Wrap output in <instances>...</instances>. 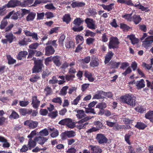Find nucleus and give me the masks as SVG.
<instances>
[{
    "label": "nucleus",
    "instance_id": "obj_1",
    "mask_svg": "<svg viewBox=\"0 0 153 153\" xmlns=\"http://www.w3.org/2000/svg\"><path fill=\"white\" fill-rule=\"evenodd\" d=\"M120 99L124 103L131 107H134L137 103L136 97L131 94H127L122 96Z\"/></svg>",
    "mask_w": 153,
    "mask_h": 153
},
{
    "label": "nucleus",
    "instance_id": "obj_2",
    "mask_svg": "<svg viewBox=\"0 0 153 153\" xmlns=\"http://www.w3.org/2000/svg\"><path fill=\"white\" fill-rule=\"evenodd\" d=\"M117 1L119 3L124 4L129 6H134L141 10L142 11H145L146 12H148L150 10L149 9L148 10V7H144L140 4L139 1L137 3V4H134L132 3L131 0H117Z\"/></svg>",
    "mask_w": 153,
    "mask_h": 153
},
{
    "label": "nucleus",
    "instance_id": "obj_3",
    "mask_svg": "<svg viewBox=\"0 0 153 153\" xmlns=\"http://www.w3.org/2000/svg\"><path fill=\"white\" fill-rule=\"evenodd\" d=\"M148 35L146 33H144L142 37L140 38L141 41L144 40L142 42V46L147 49L151 46L153 43V35L147 36Z\"/></svg>",
    "mask_w": 153,
    "mask_h": 153
},
{
    "label": "nucleus",
    "instance_id": "obj_4",
    "mask_svg": "<svg viewBox=\"0 0 153 153\" xmlns=\"http://www.w3.org/2000/svg\"><path fill=\"white\" fill-rule=\"evenodd\" d=\"M84 20L80 18H76L73 22V24L75 26L72 28V30L75 32H80L83 29L82 26H80L81 24H82Z\"/></svg>",
    "mask_w": 153,
    "mask_h": 153
},
{
    "label": "nucleus",
    "instance_id": "obj_5",
    "mask_svg": "<svg viewBox=\"0 0 153 153\" xmlns=\"http://www.w3.org/2000/svg\"><path fill=\"white\" fill-rule=\"evenodd\" d=\"M120 42L119 40L116 37L112 36L109 39L108 47L109 49L115 50L117 49L119 47Z\"/></svg>",
    "mask_w": 153,
    "mask_h": 153
},
{
    "label": "nucleus",
    "instance_id": "obj_6",
    "mask_svg": "<svg viewBox=\"0 0 153 153\" xmlns=\"http://www.w3.org/2000/svg\"><path fill=\"white\" fill-rule=\"evenodd\" d=\"M92 117H91L90 116H87L85 118L78 122L75 121L74 122H73L72 119L70 118H69L68 120L69 121L68 122L66 126L68 128H73L76 126L75 125L76 123H83V122H86L89 120L91 119Z\"/></svg>",
    "mask_w": 153,
    "mask_h": 153
},
{
    "label": "nucleus",
    "instance_id": "obj_7",
    "mask_svg": "<svg viewBox=\"0 0 153 153\" xmlns=\"http://www.w3.org/2000/svg\"><path fill=\"white\" fill-rule=\"evenodd\" d=\"M5 37L6 39H2L1 40V42L4 44H7L8 42L10 44L16 40V36L11 33L6 34Z\"/></svg>",
    "mask_w": 153,
    "mask_h": 153
},
{
    "label": "nucleus",
    "instance_id": "obj_8",
    "mask_svg": "<svg viewBox=\"0 0 153 153\" xmlns=\"http://www.w3.org/2000/svg\"><path fill=\"white\" fill-rule=\"evenodd\" d=\"M43 65L42 61L41 60H38L34 64V65L32 69L33 73H39L41 71Z\"/></svg>",
    "mask_w": 153,
    "mask_h": 153
},
{
    "label": "nucleus",
    "instance_id": "obj_9",
    "mask_svg": "<svg viewBox=\"0 0 153 153\" xmlns=\"http://www.w3.org/2000/svg\"><path fill=\"white\" fill-rule=\"evenodd\" d=\"M20 15V13L19 11L15 12L14 10H12L8 13L5 16V18L9 19L11 17V19L16 20L19 18V16Z\"/></svg>",
    "mask_w": 153,
    "mask_h": 153
},
{
    "label": "nucleus",
    "instance_id": "obj_10",
    "mask_svg": "<svg viewBox=\"0 0 153 153\" xmlns=\"http://www.w3.org/2000/svg\"><path fill=\"white\" fill-rule=\"evenodd\" d=\"M107 104L104 102H99L96 107V108L100 109L98 114L100 115H103L104 113L105 109L107 107Z\"/></svg>",
    "mask_w": 153,
    "mask_h": 153
},
{
    "label": "nucleus",
    "instance_id": "obj_11",
    "mask_svg": "<svg viewBox=\"0 0 153 153\" xmlns=\"http://www.w3.org/2000/svg\"><path fill=\"white\" fill-rule=\"evenodd\" d=\"M96 139L99 144H103L107 143L108 139L105 135L101 134H97Z\"/></svg>",
    "mask_w": 153,
    "mask_h": 153
},
{
    "label": "nucleus",
    "instance_id": "obj_12",
    "mask_svg": "<svg viewBox=\"0 0 153 153\" xmlns=\"http://www.w3.org/2000/svg\"><path fill=\"white\" fill-rule=\"evenodd\" d=\"M38 122L31 120H27L24 123L25 126H27L30 129H34L36 128L38 125Z\"/></svg>",
    "mask_w": 153,
    "mask_h": 153
},
{
    "label": "nucleus",
    "instance_id": "obj_13",
    "mask_svg": "<svg viewBox=\"0 0 153 153\" xmlns=\"http://www.w3.org/2000/svg\"><path fill=\"white\" fill-rule=\"evenodd\" d=\"M85 23L87 27L91 29H95L96 25L94 24V21L92 19L87 18L85 20Z\"/></svg>",
    "mask_w": 153,
    "mask_h": 153
},
{
    "label": "nucleus",
    "instance_id": "obj_14",
    "mask_svg": "<svg viewBox=\"0 0 153 153\" xmlns=\"http://www.w3.org/2000/svg\"><path fill=\"white\" fill-rule=\"evenodd\" d=\"M99 61L98 56L95 55L91 57V61L90 64V66L94 68L97 67L99 65Z\"/></svg>",
    "mask_w": 153,
    "mask_h": 153
},
{
    "label": "nucleus",
    "instance_id": "obj_15",
    "mask_svg": "<svg viewBox=\"0 0 153 153\" xmlns=\"http://www.w3.org/2000/svg\"><path fill=\"white\" fill-rule=\"evenodd\" d=\"M7 8L20 6V1L18 0H10L7 4Z\"/></svg>",
    "mask_w": 153,
    "mask_h": 153
},
{
    "label": "nucleus",
    "instance_id": "obj_16",
    "mask_svg": "<svg viewBox=\"0 0 153 153\" xmlns=\"http://www.w3.org/2000/svg\"><path fill=\"white\" fill-rule=\"evenodd\" d=\"M90 148L91 153H101L102 150L101 148L98 146L90 145L88 148Z\"/></svg>",
    "mask_w": 153,
    "mask_h": 153
},
{
    "label": "nucleus",
    "instance_id": "obj_17",
    "mask_svg": "<svg viewBox=\"0 0 153 153\" xmlns=\"http://www.w3.org/2000/svg\"><path fill=\"white\" fill-rule=\"evenodd\" d=\"M45 55L49 56L54 54L55 50L54 48L51 45H47L45 48Z\"/></svg>",
    "mask_w": 153,
    "mask_h": 153
},
{
    "label": "nucleus",
    "instance_id": "obj_18",
    "mask_svg": "<svg viewBox=\"0 0 153 153\" xmlns=\"http://www.w3.org/2000/svg\"><path fill=\"white\" fill-rule=\"evenodd\" d=\"M32 100L31 105L33 107L36 109H38L40 102L38 100L37 96H32Z\"/></svg>",
    "mask_w": 153,
    "mask_h": 153
},
{
    "label": "nucleus",
    "instance_id": "obj_19",
    "mask_svg": "<svg viewBox=\"0 0 153 153\" xmlns=\"http://www.w3.org/2000/svg\"><path fill=\"white\" fill-rule=\"evenodd\" d=\"M105 98V97L104 96V91L102 90L97 91L93 97V99H104Z\"/></svg>",
    "mask_w": 153,
    "mask_h": 153
},
{
    "label": "nucleus",
    "instance_id": "obj_20",
    "mask_svg": "<svg viewBox=\"0 0 153 153\" xmlns=\"http://www.w3.org/2000/svg\"><path fill=\"white\" fill-rule=\"evenodd\" d=\"M19 112L21 115L25 116L27 114H31L32 112V109H28L26 108H21L19 109Z\"/></svg>",
    "mask_w": 153,
    "mask_h": 153
},
{
    "label": "nucleus",
    "instance_id": "obj_21",
    "mask_svg": "<svg viewBox=\"0 0 153 153\" xmlns=\"http://www.w3.org/2000/svg\"><path fill=\"white\" fill-rule=\"evenodd\" d=\"M48 139V138L46 137H44L40 136L39 137H35L34 138V140L36 141L38 143L42 145Z\"/></svg>",
    "mask_w": 153,
    "mask_h": 153
},
{
    "label": "nucleus",
    "instance_id": "obj_22",
    "mask_svg": "<svg viewBox=\"0 0 153 153\" xmlns=\"http://www.w3.org/2000/svg\"><path fill=\"white\" fill-rule=\"evenodd\" d=\"M114 55V53L111 51H109L105 56L104 63L105 64L108 63L112 58Z\"/></svg>",
    "mask_w": 153,
    "mask_h": 153
},
{
    "label": "nucleus",
    "instance_id": "obj_23",
    "mask_svg": "<svg viewBox=\"0 0 153 153\" xmlns=\"http://www.w3.org/2000/svg\"><path fill=\"white\" fill-rule=\"evenodd\" d=\"M127 38L130 40L131 43L133 45L137 44L139 42L138 39L136 38L135 35L133 34L128 35Z\"/></svg>",
    "mask_w": 153,
    "mask_h": 153
},
{
    "label": "nucleus",
    "instance_id": "obj_24",
    "mask_svg": "<svg viewBox=\"0 0 153 153\" xmlns=\"http://www.w3.org/2000/svg\"><path fill=\"white\" fill-rule=\"evenodd\" d=\"M48 129L50 130V132H52L50 134V136L52 138H55L57 137L59 135L58 131L54 128H51L50 127H48Z\"/></svg>",
    "mask_w": 153,
    "mask_h": 153
},
{
    "label": "nucleus",
    "instance_id": "obj_25",
    "mask_svg": "<svg viewBox=\"0 0 153 153\" xmlns=\"http://www.w3.org/2000/svg\"><path fill=\"white\" fill-rule=\"evenodd\" d=\"M60 56L57 55L54 56L53 57L52 61L54 64L57 67L60 66L62 64V62L60 60Z\"/></svg>",
    "mask_w": 153,
    "mask_h": 153
},
{
    "label": "nucleus",
    "instance_id": "obj_26",
    "mask_svg": "<svg viewBox=\"0 0 153 153\" xmlns=\"http://www.w3.org/2000/svg\"><path fill=\"white\" fill-rule=\"evenodd\" d=\"M76 111L77 113L76 116L78 119H81L82 120L86 117H85L86 115L84 113V111L83 110H76Z\"/></svg>",
    "mask_w": 153,
    "mask_h": 153
},
{
    "label": "nucleus",
    "instance_id": "obj_27",
    "mask_svg": "<svg viewBox=\"0 0 153 153\" xmlns=\"http://www.w3.org/2000/svg\"><path fill=\"white\" fill-rule=\"evenodd\" d=\"M147 126V125L141 122H137L135 127L139 130H143Z\"/></svg>",
    "mask_w": 153,
    "mask_h": 153
},
{
    "label": "nucleus",
    "instance_id": "obj_28",
    "mask_svg": "<svg viewBox=\"0 0 153 153\" xmlns=\"http://www.w3.org/2000/svg\"><path fill=\"white\" fill-rule=\"evenodd\" d=\"M137 88L138 89H140L145 87V82L143 79H141L140 80L137 81L136 83Z\"/></svg>",
    "mask_w": 153,
    "mask_h": 153
},
{
    "label": "nucleus",
    "instance_id": "obj_29",
    "mask_svg": "<svg viewBox=\"0 0 153 153\" xmlns=\"http://www.w3.org/2000/svg\"><path fill=\"white\" fill-rule=\"evenodd\" d=\"M28 54V52L26 51H22L19 52L17 56V59L19 60H21L22 58H25Z\"/></svg>",
    "mask_w": 153,
    "mask_h": 153
},
{
    "label": "nucleus",
    "instance_id": "obj_30",
    "mask_svg": "<svg viewBox=\"0 0 153 153\" xmlns=\"http://www.w3.org/2000/svg\"><path fill=\"white\" fill-rule=\"evenodd\" d=\"M141 20L142 18L139 15H134L132 17V21L136 25L140 23Z\"/></svg>",
    "mask_w": 153,
    "mask_h": 153
},
{
    "label": "nucleus",
    "instance_id": "obj_31",
    "mask_svg": "<svg viewBox=\"0 0 153 153\" xmlns=\"http://www.w3.org/2000/svg\"><path fill=\"white\" fill-rule=\"evenodd\" d=\"M84 76L87 78L88 80L91 82H93L94 80V79L93 77L92 73L89 72L85 71L84 74Z\"/></svg>",
    "mask_w": 153,
    "mask_h": 153
},
{
    "label": "nucleus",
    "instance_id": "obj_32",
    "mask_svg": "<svg viewBox=\"0 0 153 153\" xmlns=\"http://www.w3.org/2000/svg\"><path fill=\"white\" fill-rule=\"evenodd\" d=\"M85 5V3L79 1H75L72 2L71 4V6L73 8L76 7H81L84 6Z\"/></svg>",
    "mask_w": 153,
    "mask_h": 153
},
{
    "label": "nucleus",
    "instance_id": "obj_33",
    "mask_svg": "<svg viewBox=\"0 0 153 153\" xmlns=\"http://www.w3.org/2000/svg\"><path fill=\"white\" fill-rule=\"evenodd\" d=\"M36 141L33 140L32 139L30 138L29 140L27 146H28V149L31 150L32 148H34L36 144Z\"/></svg>",
    "mask_w": 153,
    "mask_h": 153
},
{
    "label": "nucleus",
    "instance_id": "obj_34",
    "mask_svg": "<svg viewBox=\"0 0 153 153\" xmlns=\"http://www.w3.org/2000/svg\"><path fill=\"white\" fill-rule=\"evenodd\" d=\"M33 0H24L23 1H20V6L25 7L31 4L33 2Z\"/></svg>",
    "mask_w": 153,
    "mask_h": 153
},
{
    "label": "nucleus",
    "instance_id": "obj_35",
    "mask_svg": "<svg viewBox=\"0 0 153 153\" xmlns=\"http://www.w3.org/2000/svg\"><path fill=\"white\" fill-rule=\"evenodd\" d=\"M36 16V13L33 12H30L26 17V20L27 21H32L35 19Z\"/></svg>",
    "mask_w": 153,
    "mask_h": 153
},
{
    "label": "nucleus",
    "instance_id": "obj_36",
    "mask_svg": "<svg viewBox=\"0 0 153 153\" xmlns=\"http://www.w3.org/2000/svg\"><path fill=\"white\" fill-rule=\"evenodd\" d=\"M114 3L110 4L108 5H105L104 4H102L101 6L105 10H107L108 11H111L114 7Z\"/></svg>",
    "mask_w": 153,
    "mask_h": 153
},
{
    "label": "nucleus",
    "instance_id": "obj_37",
    "mask_svg": "<svg viewBox=\"0 0 153 153\" xmlns=\"http://www.w3.org/2000/svg\"><path fill=\"white\" fill-rule=\"evenodd\" d=\"M91 60V57L90 56H87L85 57L84 59H80L79 61L81 63L82 65H83L85 63H88Z\"/></svg>",
    "mask_w": 153,
    "mask_h": 153
},
{
    "label": "nucleus",
    "instance_id": "obj_38",
    "mask_svg": "<svg viewBox=\"0 0 153 153\" xmlns=\"http://www.w3.org/2000/svg\"><path fill=\"white\" fill-rule=\"evenodd\" d=\"M40 78L39 76L37 74H33L30 79V81L33 83L36 82Z\"/></svg>",
    "mask_w": 153,
    "mask_h": 153
},
{
    "label": "nucleus",
    "instance_id": "obj_39",
    "mask_svg": "<svg viewBox=\"0 0 153 153\" xmlns=\"http://www.w3.org/2000/svg\"><path fill=\"white\" fill-rule=\"evenodd\" d=\"M63 22H66L67 24H69L71 21V18L69 14H65L62 18Z\"/></svg>",
    "mask_w": 153,
    "mask_h": 153
},
{
    "label": "nucleus",
    "instance_id": "obj_40",
    "mask_svg": "<svg viewBox=\"0 0 153 153\" xmlns=\"http://www.w3.org/2000/svg\"><path fill=\"white\" fill-rule=\"evenodd\" d=\"M120 64V62H116L112 61L109 62V65L111 68L114 69L118 68Z\"/></svg>",
    "mask_w": 153,
    "mask_h": 153
},
{
    "label": "nucleus",
    "instance_id": "obj_41",
    "mask_svg": "<svg viewBox=\"0 0 153 153\" xmlns=\"http://www.w3.org/2000/svg\"><path fill=\"white\" fill-rule=\"evenodd\" d=\"M85 32V36H90L91 37H94L96 35V33L90 30H85L84 31Z\"/></svg>",
    "mask_w": 153,
    "mask_h": 153
},
{
    "label": "nucleus",
    "instance_id": "obj_42",
    "mask_svg": "<svg viewBox=\"0 0 153 153\" xmlns=\"http://www.w3.org/2000/svg\"><path fill=\"white\" fill-rule=\"evenodd\" d=\"M6 57L8 61V63L9 65L13 64L16 63V60L14 59L10 55H7L6 56Z\"/></svg>",
    "mask_w": 153,
    "mask_h": 153
},
{
    "label": "nucleus",
    "instance_id": "obj_43",
    "mask_svg": "<svg viewBox=\"0 0 153 153\" xmlns=\"http://www.w3.org/2000/svg\"><path fill=\"white\" fill-rule=\"evenodd\" d=\"M44 92L47 96L51 95L52 93V89L49 86H48L45 88L44 89Z\"/></svg>",
    "mask_w": 153,
    "mask_h": 153
},
{
    "label": "nucleus",
    "instance_id": "obj_44",
    "mask_svg": "<svg viewBox=\"0 0 153 153\" xmlns=\"http://www.w3.org/2000/svg\"><path fill=\"white\" fill-rule=\"evenodd\" d=\"M133 134V132L131 131L130 133L126 134L125 136V140L127 143L129 145H130L131 144L129 139L130 137Z\"/></svg>",
    "mask_w": 153,
    "mask_h": 153
},
{
    "label": "nucleus",
    "instance_id": "obj_45",
    "mask_svg": "<svg viewBox=\"0 0 153 153\" xmlns=\"http://www.w3.org/2000/svg\"><path fill=\"white\" fill-rule=\"evenodd\" d=\"M6 18H4L1 21L0 25V28L1 30L4 29L7 25L8 22L5 19Z\"/></svg>",
    "mask_w": 153,
    "mask_h": 153
},
{
    "label": "nucleus",
    "instance_id": "obj_46",
    "mask_svg": "<svg viewBox=\"0 0 153 153\" xmlns=\"http://www.w3.org/2000/svg\"><path fill=\"white\" fill-rule=\"evenodd\" d=\"M49 134V132L46 128H45L39 132V133L40 136L43 137L47 136Z\"/></svg>",
    "mask_w": 153,
    "mask_h": 153
},
{
    "label": "nucleus",
    "instance_id": "obj_47",
    "mask_svg": "<svg viewBox=\"0 0 153 153\" xmlns=\"http://www.w3.org/2000/svg\"><path fill=\"white\" fill-rule=\"evenodd\" d=\"M51 101L53 103H58L60 105L62 104V99L59 97H57L53 98Z\"/></svg>",
    "mask_w": 153,
    "mask_h": 153
},
{
    "label": "nucleus",
    "instance_id": "obj_48",
    "mask_svg": "<svg viewBox=\"0 0 153 153\" xmlns=\"http://www.w3.org/2000/svg\"><path fill=\"white\" fill-rule=\"evenodd\" d=\"M76 40L77 44H78L79 42H81L80 44L81 45H82L84 41L83 37L79 35H78L76 36Z\"/></svg>",
    "mask_w": 153,
    "mask_h": 153
},
{
    "label": "nucleus",
    "instance_id": "obj_49",
    "mask_svg": "<svg viewBox=\"0 0 153 153\" xmlns=\"http://www.w3.org/2000/svg\"><path fill=\"white\" fill-rule=\"evenodd\" d=\"M58 112L57 110L52 111L49 114L48 116L52 119L56 118L58 116Z\"/></svg>",
    "mask_w": 153,
    "mask_h": 153
},
{
    "label": "nucleus",
    "instance_id": "obj_50",
    "mask_svg": "<svg viewBox=\"0 0 153 153\" xmlns=\"http://www.w3.org/2000/svg\"><path fill=\"white\" fill-rule=\"evenodd\" d=\"M56 40H51L48 41L46 44V45H52L54 46L55 48H56L57 46V44H56Z\"/></svg>",
    "mask_w": 153,
    "mask_h": 153
},
{
    "label": "nucleus",
    "instance_id": "obj_51",
    "mask_svg": "<svg viewBox=\"0 0 153 153\" xmlns=\"http://www.w3.org/2000/svg\"><path fill=\"white\" fill-rule=\"evenodd\" d=\"M95 39L92 37H88L86 40V43L88 45L93 44L95 42Z\"/></svg>",
    "mask_w": 153,
    "mask_h": 153
},
{
    "label": "nucleus",
    "instance_id": "obj_52",
    "mask_svg": "<svg viewBox=\"0 0 153 153\" xmlns=\"http://www.w3.org/2000/svg\"><path fill=\"white\" fill-rule=\"evenodd\" d=\"M120 28L123 30V31H128L130 29V27L126 24L121 23Z\"/></svg>",
    "mask_w": 153,
    "mask_h": 153
},
{
    "label": "nucleus",
    "instance_id": "obj_53",
    "mask_svg": "<svg viewBox=\"0 0 153 153\" xmlns=\"http://www.w3.org/2000/svg\"><path fill=\"white\" fill-rule=\"evenodd\" d=\"M68 88V87L67 86L63 87L60 91L61 94L63 96L66 95L67 93V91Z\"/></svg>",
    "mask_w": 153,
    "mask_h": 153
},
{
    "label": "nucleus",
    "instance_id": "obj_54",
    "mask_svg": "<svg viewBox=\"0 0 153 153\" xmlns=\"http://www.w3.org/2000/svg\"><path fill=\"white\" fill-rule=\"evenodd\" d=\"M65 38V36L64 34L61 35L59 39L58 42L60 46L63 45V42Z\"/></svg>",
    "mask_w": 153,
    "mask_h": 153
},
{
    "label": "nucleus",
    "instance_id": "obj_55",
    "mask_svg": "<svg viewBox=\"0 0 153 153\" xmlns=\"http://www.w3.org/2000/svg\"><path fill=\"white\" fill-rule=\"evenodd\" d=\"M19 117V115L15 111L13 110L11 114L9 116L10 118H12L14 119H17Z\"/></svg>",
    "mask_w": 153,
    "mask_h": 153
},
{
    "label": "nucleus",
    "instance_id": "obj_56",
    "mask_svg": "<svg viewBox=\"0 0 153 153\" xmlns=\"http://www.w3.org/2000/svg\"><path fill=\"white\" fill-rule=\"evenodd\" d=\"M132 13L126 14L122 16V17L125 18L127 20V21L131 22L132 20Z\"/></svg>",
    "mask_w": 153,
    "mask_h": 153
},
{
    "label": "nucleus",
    "instance_id": "obj_57",
    "mask_svg": "<svg viewBox=\"0 0 153 153\" xmlns=\"http://www.w3.org/2000/svg\"><path fill=\"white\" fill-rule=\"evenodd\" d=\"M153 115V111H149L145 114V117L146 119H151Z\"/></svg>",
    "mask_w": 153,
    "mask_h": 153
},
{
    "label": "nucleus",
    "instance_id": "obj_58",
    "mask_svg": "<svg viewBox=\"0 0 153 153\" xmlns=\"http://www.w3.org/2000/svg\"><path fill=\"white\" fill-rule=\"evenodd\" d=\"M108 36L107 34V33H105L102 34L101 37V41L104 42H106L108 40Z\"/></svg>",
    "mask_w": 153,
    "mask_h": 153
},
{
    "label": "nucleus",
    "instance_id": "obj_59",
    "mask_svg": "<svg viewBox=\"0 0 153 153\" xmlns=\"http://www.w3.org/2000/svg\"><path fill=\"white\" fill-rule=\"evenodd\" d=\"M48 2L47 1L43 0H36L33 4L32 5L33 6L36 7L37 4H39L41 3H46Z\"/></svg>",
    "mask_w": 153,
    "mask_h": 153
},
{
    "label": "nucleus",
    "instance_id": "obj_60",
    "mask_svg": "<svg viewBox=\"0 0 153 153\" xmlns=\"http://www.w3.org/2000/svg\"><path fill=\"white\" fill-rule=\"evenodd\" d=\"M82 96L79 95L73 101L71 102V104L73 105H77L79 100H80Z\"/></svg>",
    "mask_w": 153,
    "mask_h": 153
},
{
    "label": "nucleus",
    "instance_id": "obj_61",
    "mask_svg": "<svg viewBox=\"0 0 153 153\" xmlns=\"http://www.w3.org/2000/svg\"><path fill=\"white\" fill-rule=\"evenodd\" d=\"M66 132L67 137L68 138L73 137L76 135L75 132L73 131H67Z\"/></svg>",
    "mask_w": 153,
    "mask_h": 153
},
{
    "label": "nucleus",
    "instance_id": "obj_62",
    "mask_svg": "<svg viewBox=\"0 0 153 153\" xmlns=\"http://www.w3.org/2000/svg\"><path fill=\"white\" fill-rule=\"evenodd\" d=\"M36 50H28L29 54L27 58L28 59L31 58L33 55L36 53Z\"/></svg>",
    "mask_w": 153,
    "mask_h": 153
},
{
    "label": "nucleus",
    "instance_id": "obj_63",
    "mask_svg": "<svg viewBox=\"0 0 153 153\" xmlns=\"http://www.w3.org/2000/svg\"><path fill=\"white\" fill-rule=\"evenodd\" d=\"M84 123H79V124L77 125L76 126V128L79 130L85 128L86 126L88 124V123H86L83 124Z\"/></svg>",
    "mask_w": 153,
    "mask_h": 153
},
{
    "label": "nucleus",
    "instance_id": "obj_64",
    "mask_svg": "<svg viewBox=\"0 0 153 153\" xmlns=\"http://www.w3.org/2000/svg\"><path fill=\"white\" fill-rule=\"evenodd\" d=\"M74 43L72 41H68L67 42L65 43V46L67 48H69L73 46L74 45Z\"/></svg>",
    "mask_w": 153,
    "mask_h": 153
}]
</instances>
